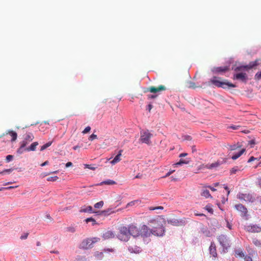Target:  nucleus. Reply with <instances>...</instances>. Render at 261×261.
I'll return each instance as SVG.
<instances>
[{"instance_id": "2", "label": "nucleus", "mask_w": 261, "mask_h": 261, "mask_svg": "<svg viewBox=\"0 0 261 261\" xmlns=\"http://www.w3.org/2000/svg\"><path fill=\"white\" fill-rule=\"evenodd\" d=\"M150 223H152L156 225L152 229V234L156 236H163L165 230L162 224L158 219H153L149 221Z\"/></svg>"}, {"instance_id": "42", "label": "nucleus", "mask_w": 261, "mask_h": 261, "mask_svg": "<svg viewBox=\"0 0 261 261\" xmlns=\"http://www.w3.org/2000/svg\"><path fill=\"white\" fill-rule=\"evenodd\" d=\"M255 204L258 205L261 204V196H258L256 199H255Z\"/></svg>"}, {"instance_id": "60", "label": "nucleus", "mask_w": 261, "mask_h": 261, "mask_svg": "<svg viewBox=\"0 0 261 261\" xmlns=\"http://www.w3.org/2000/svg\"><path fill=\"white\" fill-rule=\"evenodd\" d=\"M12 171V169H8L4 170V171H3L2 172H4V173L5 172L10 173Z\"/></svg>"}, {"instance_id": "8", "label": "nucleus", "mask_w": 261, "mask_h": 261, "mask_svg": "<svg viewBox=\"0 0 261 261\" xmlns=\"http://www.w3.org/2000/svg\"><path fill=\"white\" fill-rule=\"evenodd\" d=\"M220 244L222 246L227 249L229 247V243L228 239L225 235L221 234L218 238Z\"/></svg>"}, {"instance_id": "40", "label": "nucleus", "mask_w": 261, "mask_h": 261, "mask_svg": "<svg viewBox=\"0 0 261 261\" xmlns=\"http://www.w3.org/2000/svg\"><path fill=\"white\" fill-rule=\"evenodd\" d=\"M85 166L86 168H88L92 170H95L96 169V167L92 166L91 165L85 164Z\"/></svg>"}, {"instance_id": "9", "label": "nucleus", "mask_w": 261, "mask_h": 261, "mask_svg": "<svg viewBox=\"0 0 261 261\" xmlns=\"http://www.w3.org/2000/svg\"><path fill=\"white\" fill-rule=\"evenodd\" d=\"M129 234L132 236L136 237L140 235L141 230L135 225L131 224L128 226Z\"/></svg>"}, {"instance_id": "6", "label": "nucleus", "mask_w": 261, "mask_h": 261, "mask_svg": "<svg viewBox=\"0 0 261 261\" xmlns=\"http://www.w3.org/2000/svg\"><path fill=\"white\" fill-rule=\"evenodd\" d=\"M237 198L240 200H244L246 202H253L255 201V198L253 195L249 193H239L238 194Z\"/></svg>"}, {"instance_id": "13", "label": "nucleus", "mask_w": 261, "mask_h": 261, "mask_svg": "<svg viewBox=\"0 0 261 261\" xmlns=\"http://www.w3.org/2000/svg\"><path fill=\"white\" fill-rule=\"evenodd\" d=\"M152 232V229H150L146 225H144L141 229L140 235L147 237L150 236Z\"/></svg>"}, {"instance_id": "64", "label": "nucleus", "mask_w": 261, "mask_h": 261, "mask_svg": "<svg viewBox=\"0 0 261 261\" xmlns=\"http://www.w3.org/2000/svg\"><path fill=\"white\" fill-rule=\"evenodd\" d=\"M256 159L255 158H254L253 156H251L249 160H248V162H251L253 161H254V160H255Z\"/></svg>"}, {"instance_id": "43", "label": "nucleus", "mask_w": 261, "mask_h": 261, "mask_svg": "<svg viewBox=\"0 0 261 261\" xmlns=\"http://www.w3.org/2000/svg\"><path fill=\"white\" fill-rule=\"evenodd\" d=\"M91 130V127L89 126H87L84 130L82 132L83 134H87L89 133Z\"/></svg>"}, {"instance_id": "44", "label": "nucleus", "mask_w": 261, "mask_h": 261, "mask_svg": "<svg viewBox=\"0 0 261 261\" xmlns=\"http://www.w3.org/2000/svg\"><path fill=\"white\" fill-rule=\"evenodd\" d=\"M13 159V156L12 155H8L7 156H6V161L7 162H10L11 161H12Z\"/></svg>"}, {"instance_id": "28", "label": "nucleus", "mask_w": 261, "mask_h": 261, "mask_svg": "<svg viewBox=\"0 0 261 261\" xmlns=\"http://www.w3.org/2000/svg\"><path fill=\"white\" fill-rule=\"evenodd\" d=\"M141 203V200H136L132 201L129 202L126 205V207L128 206H132L135 205V204H139Z\"/></svg>"}, {"instance_id": "53", "label": "nucleus", "mask_w": 261, "mask_h": 261, "mask_svg": "<svg viewBox=\"0 0 261 261\" xmlns=\"http://www.w3.org/2000/svg\"><path fill=\"white\" fill-rule=\"evenodd\" d=\"M237 147L236 145H230L229 149L230 150H236L237 149Z\"/></svg>"}, {"instance_id": "27", "label": "nucleus", "mask_w": 261, "mask_h": 261, "mask_svg": "<svg viewBox=\"0 0 261 261\" xmlns=\"http://www.w3.org/2000/svg\"><path fill=\"white\" fill-rule=\"evenodd\" d=\"M115 185L116 184V182L113 180H111V179H108L107 180H105V181H102L100 184V185Z\"/></svg>"}, {"instance_id": "51", "label": "nucleus", "mask_w": 261, "mask_h": 261, "mask_svg": "<svg viewBox=\"0 0 261 261\" xmlns=\"http://www.w3.org/2000/svg\"><path fill=\"white\" fill-rule=\"evenodd\" d=\"M174 172V170L169 171L168 173H166V174L164 176V177H167L168 176H169Z\"/></svg>"}, {"instance_id": "54", "label": "nucleus", "mask_w": 261, "mask_h": 261, "mask_svg": "<svg viewBox=\"0 0 261 261\" xmlns=\"http://www.w3.org/2000/svg\"><path fill=\"white\" fill-rule=\"evenodd\" d=\"M18 186H15V187H13V186H11V187H7V188H2L0 189V191H2L4 189H13V188H16Z\"/></svg>"}, {"instance_id": "36", "label": "nucleus", "mask_w": 261, "mask_h": 261, "mask_svg": "<svg viewBox=\"0 0 261 261\" xmlns=\"http://www.w3.org/2000/svg\"><path fill=\"white\" fill-rule=\"evenodd\" d=\"M58 178H59V177H58L57 176H50V177H48L47 178V180L48 181H56Z\"/></svg>"}, {"instance_id": "34", "label": "nucleus", "mask_w": 261, "mask_h": 261, "mask_svg": "<svg viewBox=\"0 0 261 261\" xmlns=\"http://www.w3.org/2000/svg\"><path fill=\"white\" fill-rule=\"evenodd\" d=\"M103 203H104L103 201H100L98 202H97L94 204V207L96 208H101L103 205Z\"/></svg>"}, {"instance_id": "4", "label": "nucleus", "mask_w": 261, "mask_h": 261, "mask_svg": "<svg viewBox=\"0 0 261 261\" xmlns=\"http://www.w3.org/2000/svg\"><path fill=\"white\" fill-rule=\"evenodd\" d=\"M97 238H88L84 240L81 243L80 246L81 248L87 249L93 247V244L99 241Z\"/></svg>"}, {"instance_id": "14", "label": "nucleus", "mask_w": 261, "mask_h": 261, "mask_svg": "<svg viewBox=\"0 0 261 261\" xmlns=\"http://www.w3.org/2000/svg\"><path fill=\"white\" fill-rule=\"evenodd\" d=\"M246 229L250 232H259L261 231V227L257 225H249L246 227Z\"/></svg>"}, {"instance_id": "31", "label": "nucleus", "mask_w": 261, "mask_h": 261, "mask_svg": "<svg viewBox=\"0 0 261 261\" xmlns=\"http://www.w3.org/2000/svg\"><path fill=\"white\" fill-rule=\"evenodd\" d=\"M235 256L236 257H244V254L242 251L236 250L235 251Z\"/></svg>"}, {"instance_id": "37", "label": "nucleus", "mask_w": 261, "mask_h": 261, "mask_svg": "<svg viewBox=\"0 0 261 261\" xmlns=\"http://www.w3.org/2000/svg\"><path fill=\"white\" fill-rule=\"evenodd\" d=\"M85 221H86V222L87 223H88L89 222H92V225H94L95 224H96V221L94 219H93L92 218H87L85 220Z\"/></svg>"}, {"instance_id": "12", "label": "nucleus", "mask_w": 261, "mask_h": 261, "mask_svg": "<svg viewBox=\"0 0 261 261\" xmlns=\"http://www.w3.org/2000/svg\"><path fill=\"white\" fill-rule=\"evenodd\" d=\"M29 142L28 141L24 139L23 140L20 142V146L17 149V152L18 154H21L23 152L26 151V146L29 144Z\"/></svg>"}, {"instance_id": "18", "label": "nucleus", "mask_w": 261, "mask_h": 261, "mask_svg": "<svg viewBox=\"0 0 261 261\" xmlns=\"http://www.w3.org/2000/svg\"><path fill=\"white\" fill-rule=\"evenodd\" d=\"M122 150H120L118 154L114 158V159L111 162V163L114 165L121 160V156L122 155Z\"/></svg>"}, {"instance_id": "38", "label": "nucleus", "mask_w": 261, "mask_h": 261, "mask_svg": "<svg viewBox=\"0 0 261 261\" xmlns=\"http://www.w3.org/2000/svg\"><path fill=\"white\" fill-rule=\"evenodd\" d=\"M164 209V207L162 206H155V207H149V210L150 211H154V210H163Z\"/></svg>"}, {"instance_id": "16", "label": "nucleus", "mask_w": 261, "mask_h": 261, "mask_svg": "<svg viewBox=\"0 0 261 261\" xmlns=\"http://www.w3.org/2000/svg\"><path fill=\"white\" fill-rule=\"evenodd\" d=\"M228 70L229 68L227 66L218 67H214L212 71L214 73H220L225 72L226 71H227Z\"/></svg>"}, {"instance_id": "25", "label": "nucleus", "mask_w": 261, "mask_h": 261, "mask_svg": "<svg viewBox=\"0 0 261 261\" xmlns=\"http://www.w3.org/2000/svg\"><path fill=\"white\" fill-rule=\"evenodd\" d=\"M219 166V163L218 162H215L214 163H212L211 164H207L205 166V168L208 169H212L215 168H217Z\"/></svg>"}, {"instance_id": "7", "label": "nucleus", "mask_w": 261, "mask_h": 261, "mask_svg": "<svg viewBox=\"0 0 261 261\" xmlns=\"http://www.w3.org/2000/svg\"><path fill=\"white\" fill-rule=\"evenodd\" d=\"M153 136V135L150 133L148 130L141 132V135L140 141L142 143H145L148 145L151 144L150 138Z\"/></svg>"}, {"instance_id": "10", "label": "nucleus", "mask_w": 261, "mask_h": 261, "mask_svg": "<svg viewBox=\"0 0 261 261\" xmlns=\"http://www.w3.org/2000/svg\"><path fill=\"white\" fill-rule=\"evenodd\" d=\"M233 79L240 80L242 82L246 83L248 81V77L246 73L241 72L234 74Z\"/></svg>"}, {"instance_id": "22", "label": "nucleus", "mask_w": 261, "mask_h": 261, "mask_svg": "<svg viewBox=\"0 0 261 261\" xmlns=\"http://www.w3.org/2000/svg\"><path fill=\"white\" fill-rule=\"evenodd\" d=\"M38 145V143L37 142H34L31 144V145L26 148V151H35L36 150V147Z\"/></svg>"}, {"instance_id": "20", "label": "nucleus", "mask_w": 261, "mask_h": 261, "mask_svg": "<svg viewBox=\"0 0 261 261\" xmlns=\"http://www.w3.org/2000/svg\"><path fill=\"white\" fill-rule=\"evenodd\" d=\"M114 237L115 234L112 231L110 230L106 231L102 235V237L104 239L113 238Z\"/></svg>"}, {"instance_id": "58", "label": "nucleus", "mask_w": 261, "mask_h": 261, "mask_svg": "<svg viewBox=\"0 0 261 261\" xmlns=\"http://www.w3.org/2000/svg\"><path fill=\"white\" fill-rule=\"evenodd\" d=\"M152 105L151 104H149L147 106V109L148 110L149 112H150V111L152 109Z\"/></svg>"}, {"instance_id": "5", "label": "nucleus", "mask_w": 261, "mask_h": 261, "mask_svg": "<svg viewBox=\"0 0 261 261\" xmlns=\"http://www.w3.org/2000/svg\"><path fill=\"white\" fill-rule=\"evenodd\" d=\"M261 64V59H257L254 61L250 62L248 65L242 66H239L236 68V71H241L243 69H251Z\"/></svg>"}, {"instance_id": "19", "label": "nucleus", "mask_w": 261, "mask_h": 261, "mask_svg": "<svg viewBox=\"0 0 261 261\" xmlns=\"http://www.w3.org/2000/svg\"><path fill=\"white\" fill-rule=\"evenodd\" d=\"M128 249L130 253H139L141 251V248L137 246H129Z\"/></svg>"}, {"instance_id": "30", "label": "nucleus", "mask_w": 261, "mask_h": 261, "mask_svg": "<svg viewBox=\"0 0 261 261\" xmlns=\"http://www.w3.org/2000/svg\"><path fill=\"white\" fill-rule=\"evenodd\" d=\"M252 242L257 247L261 246V241L257 239L256 238L253 239Z\"/></svg>"}, {"instance_id": "29", "label": "nucleus", "mask_w": 261, "mask_h": 261, "mask_svg": "<svg viewBox=\"0 0 261 261\" xmlns=\"http://www.w3.org/2000/svg\"><path fill=\"white\" fill-rule=\"evenodd\" d=\"M201 195L205 198L211 197L210 192L207 190H204L201 193Z\"/></svg>"}, {"instance_id": "45", "label": "nucleus", "mask_w": 261, "mask_h": 261, "mask_svg": "<svg viewBox=\"0 0 261 261\" xmlns=\"http://www.w3.org/2000/svg\"><path fill=\"white\" fill-rule=\"evenodd\" d=\"M95 139H97V135L93 134L90 135V137H89V140L90 141H93Z\"/></svg>"}, {"instance_id": "57", "label": "nucleus", "mask_w": 261, "mask_h": 261, "mask_svg": "<svg viewBox=\"0 0 261 261\" xmlns=\"http://www.w3.org/2000/svg\"><path fill=\"white\" fill-rule=\"evenodd\" d=\"M239 126L231 125L229 127L233 129H237L239 128Z\"/></svg>"}, {"instance_id": "1", "label": "nucleus", "mask_w": 261, "mask_h": 261, "mask_svg": "<svg viewBox=\"0 0 261 261\" xmlns=\"http://www.w3.org/2000/svg\"><path fill=\"white\" fill-rule=\"evenodd\" d=\"M221 80V77L214 76L210 79V82L217 87L223 89L236 87V85L229 82L227 80L222 81Z\"/></svg>"}, {"instance_id": "24", "label": "nucleus", "mask_w": 261, "mask_h": 261, "mask_svg": "<svg viewBox=\"0 0 261 261\" xmlns=\"http://www.w3.org/2000/svg\"><path fill=\"white\" fill-rule=\"evenodd\" d=\"M245 150H246L245 149H244V148L241 149L240 151H239V152L231 156V159L233 160L237 159L245 151Z\"/></svg>"}, {"instance_id": "50", "label": "nucleus", "mask_w": 261, "mask_h": 261, "mask_svg": "<svg viewBox=\"0 0 261 261\" xmlns=\"http://www.w3.org/2000/svg\"><path fill=\"white\" fill-rule=\"evenodd\" d=\"M100 215H102V216H109V215L108 214V213L106 212V210H104V211H102L100 212Z\"/></svg>"}, {"instance_id": "56", "label": "nucleus", "mask_w": 261, "mask_h": 261, "mask_svg": "<svg viewBox=\"0 0 261 261\" xmlns=\"http://www.w3.org/2000/svg\"><path fill=\"white\" fill-rule=\"evenodd\" d=\"M50 174H51V173L50 172H45V173H43L41 174L42 177H44L45 176H46L48 175H49Z\"/></svg>"}, {"instance_id": "11", "label": "nucleus", "mask_w": 261, "mask_h": 261, "mask_svg": "<svg viewBox=\"0 0 261 261\" xmlns=\"http://www.w3.org/2000/svg\"><path fill=\"white\" fill-rule=\"evenodd\" d=\"M235 208L241 213V215L243 217L246 216L247 214V209L242 204H236L234 206Z\"/></svg>"}, {"instance_id": "46", "label": "nucleus", "mask_w": 261, "mask_h": 261, "mask_svg": "<svg viewBox=\"0 0 261 261\" xmlns=\"http://www.w3.org/2000/svg\"><path fill=\"white\" fill-rule=\"evenodd\" d=\"M188 87L190 88H195V84L194 82H190L189 83Z\"/></svg>"}, {"instance_id": "41", "label": "nucleus", "mask_w": 261, "mask_h": 261, "mask_svg": "<svg viewBox=\"0 0 261 261\" xmlns=\"http://www.w3.org/2000/svg\"><path fill=\"white\" fill-rule=\"evenodd\" d=\"M182 139L183 140L191 141L192 140V137L189 135H185L182 137Z\"/></svg>"}, {"instance_id": "3", "label": "nucleus", "mask_w": 261, "mask_h": 261, "mask_svg": "<svg viewBox=\"0 0 261 261\" xmlns=\"http://www.w3.org/2000/svg\"><path fill=\"white\" fill-rule=\"evenodd\" d=\"M119 230L117 238L121 241H127L130 237L129 228L125 226H122L119 227Z\"/></svg>"}, {"instance_id": "33", "label": "nucleus", "mask_w": 261, "mask_h": 261, "mask_svg": "<svg viewBox=\"0 0 261 261\" xmlns=\"http://www.w3.org/2000/svg\"><path fill=\"white\" fill-rule=\"evenodd\" d=\"M52 144V142L50 141V142H49L46 144H45L44 145H42L41 147V148H40V151H43L44 150V149H46L47 147H48L49 146H50Z\"/></svg>"}, {"instance_id": "55", "label": "nucleus", "mask_w": 261, "mask_h": 261, "mask_svg": "<svg viewBox=\"0 0 261 261\" xmlns=\"http://www.w3.org/2000/svg\"><path fill=\"white\" fill-rule=\"evenodd\" d=\"M245 261H252V258L250 256H246L244 257Z\"/></svg>"}, {"instance_id": "47", "label": "nucleus", "mask_w": 261, "mask_h": 261, "mask_svg": "<svg viewBox=\"0 0 261 261\" xmlns=\"http://www.w3.org/2000/svg\"><path fill=\"white\" fill-rule=\"evenodd\" d=\"M205 209L210 213H213V208L209 205H206L205 206Z\"/></svg>"}, {"instance_id": "62", "label": "nucleus", "mask_w": 261, "mask_h": 261, "mask_svg": "<svg viewBox=\"0 0 261 261\" xmlns=\"http://www.w3.org/2000/svg\"><path fill=\"white\" fill-rule=\"evenodd\" d=\"M48 163H49L48 161H46L45 162H44V163L41 164V166H44L47 165L48 164Z\"/></svg>"}, {"instance_id": "26", "label": "nucleus", "mask_w": 261, "mask_h": 261, "mask_svg": "<svg viewBox=\"0 0 261 261\" xmlns=\"http://www.w3.org/2000/svg\"><path fill=\"white\" fill-rule=\"evenodd\" d=\"M34 137L33 135L31 133H29L25 135L24 139L30 142L34 139Z\"/></svg>"}, {"instance_id": "52", "label": "nucleus", "mask_w": 261, "mask_h": 261, "mask_svg": "<svg viewBox=\"0 0 261 261\" xmlns=\"http://www.w3.org/2000/svg\"><path fill=\"white\" fill-rule=\"evenodd\" d=\"M68 231L71 232H74L75 231V228L74 227H70L67 228Z\"/></svg>"}, {"instance_id": "35", "label": "nucleus", "mask_w": 261, "mask_h": 261, "mask_svg": "<svg viewBox=\"0 0 261 261\" xmlns=\"http://www.w3.org/2000/svg\"><path fill=\"white\" fill-rule=\"evenodd\" d=\"M118 211L119 210L115 211L113 208L110 207L106 210V212H107L108 214L110 215V214L114 213Z\"/></svg>"}, {"instance_id": "17", "label": "nucleus", "mask_w": 261, "mask_h": 261, "mask_svg": "<svg viewBox=\"0 0 261 261\" xmlns=\"http://www.w3.org/2000/svg\"><path fill=\"white\" fill-rule=\"evenodd\" d=\"M209 250L210 254L214 257H216L217 253L216 251V245L214 243H211V245L209 247Z\"/></svg>"}, {"instance_id": "48", "label": "nucleus", "mask_w": 261, "mask_h": 261, "mask_svg": "<svg viewBox=\"0 0 261 261\" xmlns=\"http://www.w3.org/2000/svg\"><path fill=\"white\" fill-rule=\"evenodd\" d=\"M238 170V167L233 168L230 170V173L231 174H235L237 171Z\"/></svg>"}, {"instance_id": "63", "label": "nucleus", "mask_w": 261, "mask_h": 261, "mask_svg": "<svg viewBox=\"0 0 261 261\" xmlns=\"http://www.w3.org/2000/svg\"><path fill=\"white\" fill-rule=\"evenodd\" d=\"M156 97V95H148V98H154Z\"/></svg>"}, {"instance_id": "39", "label": "nucleus", "mask_w": 261, "mask_h": 261, "mask_svg": "<svg viewBox=\"0 0 261 261\" xmlns=\"http://www.w3.org/2000/svg\"><path fill=\"white\" fill-rule=\"evenodd\" d=\"M254 78L256 80H261V71L257 72L255 75Z\"/></svg>"}, {"instance_id": "21", "label": "nucleus", "mask_w": 261, "mask_h": 261, "mask_svg": "<svg viewBox=\"0 0 261 261\" xmlns=\"http://www.w3.org/2000/svg\"><path fill=\"white\" fill-rule=\"evenodd\" d=\"M6 135L9 134L11 137V141L13 142L15 141L17 137V133L13 130H9L6 133Z\"/></svg>"}, {"instance_id": "61", "label": "nucleus", "mask_w": 261, "mask_h": 261, "mask_svg": "<svg viewBox=\"0 0 261 261\" xmlns=\"http://www.w3.org/2000/svg\"><path fill=\"white\" fill-rule=\"evenodd\" d=\"M72 165V163L71 162H68V163H67L66 164V167H70V166H71Z\"/></svg>"}, {"instance_id": "15", "label": "nucleus", "mask_w": 261, "mask_h": 261, "mask_svg": "<svg viewBox=\"0 0 261 261\" xmlns=\"http://www.w3.org/2000/svg\"><path fill=\"white\" fill-rule=\"evenodd\" d=\"M165 90L166 87L163 85H160L158 87L151 86L148 89V91L153 93H155L161 91H164Z\"/></svg>"}, {"instance_id": "32", "label": "nucleus", "mask_w": 261, "mask_h": 261, "mask_svg": "<svg viewBox=\"0 0 261 261\" xmlns=\"http://www.w3.org/2000/svg\"><path fill=\"white\" fill-rule=\"evenodd\" d=\"M92 207L91 206H88L85 208H82L80 210L81 212H92Z\"/></svg>"}, {"instance_id": "23", "label": "nucleus", "mask_w": 261, "mask_h": 261, "mask_svg": "<svg viewBox=\"0 0 261 261\" xmlns=\"http://www.w3.org/2000/svg\"><path fill=\"white\" fill-rule=\"evenodd\" d=\"M189 163V161H187L186 160L180 159L179 162L174 164L173 166L174 167H177L179 166H181L184 164H188Z\"/></svg>"}, {"instance_id": "49", "label": "nucleus", "mask_w": 261, "mask_h": 261, "mask_svg": "<svg viewBox=\"0 0 261 261\" xmlns=\"http://www.w3.org/2000/svg\"><path fill=\"white\" fill-rule=\"evenodd\" d=\"M28 235H29V233H24V234L22 235L20 237V239L21 240L26 239L28 238Z\"/></svg>"}, {"instance_id": "59", "label": "nucleus", "mask_w": 261, "mask_h": 261, "mask_svg": "<svg viewBox=\"0 0 261 261\" xmlns=\"http://www.w3.org/2000/svg\"><path fill=\"white\" fill-rule=\"evenodd\" d=\"M187 154H188L187 153H181L179 154V158L185 157V156H187Z\"/></svg>"}]
</instances>
